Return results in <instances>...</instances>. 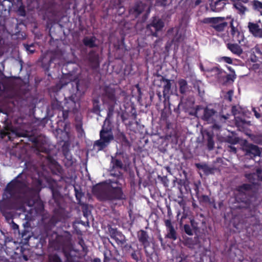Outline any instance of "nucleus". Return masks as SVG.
<instances>
[{
  "label": "nucleus",
  "instance_id": "obj_1",
  "mask_svg": "<svg viewBox=\"0 0 262 262\" xmlns=\"http://www.w3.org/2000/svg\"><path fill=\"white\" fill-rule=\"evenodd\" d=\"M29 189L26 176L22 173H19L5 188L3 200L0 201L1 211L4 213L12 208L11 200L23 202L24 197Z\"/></svg>",
  "mask_w": 262,
  "mask_h": 262
},
{
  "label": "nucleus",
  "instance_id": "obj_2",
  "mask_svg": "<svg viewBox=\"0 0 262 262\" xmlns=\"http://www.w3.org/2000/svg\"><path fill=\"white\" fill-rule=\"evenodd\" d=\"M109 188L104 194V201L122 200L126 199V196L122 190V186L125 180L122 174L114 176L107 181Z\"/></svg>",
  "mask_w": 262,
  "mask_h": 262
},
{
  "label": "nucleus",
  "instance_id": "obj_3",
  "mask_svg": "<svg viewBox=\"0 0 262 262\" xmlns=\"http://www.w3.org/2000/svg\"><path fill=\"white\" fill-rule=\"evenodd\" d=\"M42 181L37 179L35 181V185L27 190L24 197L23 202L26 205L33 207L36 213H40L44 209V206L39 197V193L41 190Z\"/></svg>",
  "mask_w": 262,
  "mask_h": 262
},
{
  "label": "nucleus",
  "instance_id": "obj_4",
  "mask_svg": "<svg viewBox=\"0 0 262 262\" xmlns=\"http://www.w3.org/2000/svg\"><path fill=\"white\" fill-rule=\"evenodd\" d=\"M229 115H218L216 111L209 107H206L204 110L202 119L208 123L212 124V128L220 130L229 119Z\"/></svg>",
  "mask_w": 262,
  "mask_h": 262
},
{
  "label": "nucleus",
  "instance_id": "obj_5",
  "mask_svg": "<svg viewBox=\"0 0 262 262\" xmlns=\"http://www.w3.org/2000/svg\"><path fill=\"white\" fill-rule=\"evenodd\" d=\"M102 100L107 106L108 116H112L117 104L115 89L108 86H105L102 94Z\"/></svg>",
  "mask_w": 262,
  "mask_h": 262
},
{
  "label": "nucleus",
  "instance_id": "obj_6",
  "mask_svg": "<svg viewBox=\"0 0 262 262\" xmlns=\"http://www.w3.org/2000/svg\"><path fill=\"white\" fill-rule=\"evenodd\" d=\"M74 94L69 97L68 99L65 98L66 102L64 103V110H61V112H58V118L59 122H65L69 117V112H72L76 114L78 112V108L77 103L75 101Z\"/></svg>",
  "mask_w": 262,
  "mask_h": 262
},
{
  "label": "nucleus",
  "instance_id": "obj_7",
  "mask_svg": "<svg viewBox=\"0 0 262 262\" xmlns=\"http://www.w3.org/2000/svg\"><path fill=\"white\" fill-rule=\"evenodd\" d=\"M67 262H84L80 253L76 250L63 251ZM48 262H63L57 254H50Z\"/></svg>",
  "mask_w": 262,
  "mask_h": 262
},
{
  "label": "nucleus",
  "instance_id": "obj_8",
  "mask_svg": "<svg viewBox=\"0 0 262 262\" xmlns=\"http://www.w3.org/2000/svg\"><path fill=\"white\" fill-rule=\"evenodd\" d=\"M61 86L69 84L71 85L70 91L74 95H81L84 94L88 88V82L83 79H75L68 83H63V79L60 80Z\"/></svg>",
  "mask_w": 262,
  "mask_h": 262
},
{
  "label": "nucleus",
  "instance_id": "obj_9",
  "mask_svg": "<svg viewBox=\"0 0 262 262\" xmlns=\"http://www.w3.org/2000/svg\"><path fill=\"white\" fill-rule=\"evenodd\" d=\"M100 139L95 141L94 147H97L98 151L102 150L107 147L114 140V137L113 132L101 129L99 133Z\"/></svg>",
  "mask_w": 262,
  "mask_h": 262
},
{
  "label": "nucleus",
  "instance_id": "obj_10",
  "mask_svg": "<svg viewBox=\"0 0 262 262\" xmlns=\"http://www.w3.org/2000/svg\"><path fill=\"white\" fill-rule=\"evenodd\" d=\"M37 8L46 11L54 16L58 15V11L56 9V3L54 0H37Z\"/></svg>",
  "mask_w": 262,
  "mask_h": 262
},
{
  "label": "nucleus",
  "instance_id": "obj_11",
  "mask_svg": "<svg viewBox=\"0 0 262 262\" xmlns=\"http://www.w3.org/2000/svg\"><path fill=\"white\" fill-rule=\"evenodd\" d=\"M248 28L249 32L255 37L262 38V23L259 19L257 22H249Z\"/></svg>",
  "mask_w": 262,
  "mask_h": 262
},
{
  "label": "nucleus",
  "instance_id": "obj_12",
  "mask_svg": "<svg viewBox=\"0 0 262 262\" xmlns=\"http://www.w3.org/2000/svg\"><path fill=\"white\" fill-rule=\"evenodd\" d=\"M108 230L111 237L114 239L119 245L124 244L126 242L125 236L121 232L118 230L116 228H113L111 226L108 227Z\"/></svg>",
  "mask_w": 262,
  "mask_h": 262
},
{
  "label": "nucleus",
  "instance_id": "obj_13",
  "mask_svg": "<svg viewBox=\"0 0 262 262\" xmlns=\"http://www.w3.org/2000/svg\"><path fill=\"white\" fill-rule=\"evenodd\" d=\"M154 84L159 86H163V94L164 97H166L169 94L171 84L170 80L165 79L163 77L159 76L156 79L154 80Z\"/></svg>",
  "mask_w": 262,
  "mask_h": 262
},
{
  "label": "nucleus",
  "instance_id": "obj_14",
  "mask_svg": "<svg viewBox=\"0 0 262 262\" xmlns=\"http://www.w3.org/2000/svg\"><path fill=\"white\" fill-rule=\"evenodd\" d=\"M62 154L65 158L64 162L67 167L71 166L73 164L72 156L70 151V144L65 142L61 147Z\"/></svg>",
  "mask_w": 262,
  "mask_h": 262
},
{
  "label": "nucleus",
  "instance_id": "obj_15",
  "mask_svg": "<svg viewBox=\"0 0 262 262\" xmlns=\"http://www.w3.org/2000/svg\"><path fill=\"white\" fill-rule=\"evenodd\" d=\"M146 5L141 1L136 2L134 6L129 10L130 14L137 18L142 12H144Z\"/></svg>",
  "mask_w": 262,
  "mask_h": 262
},
{
  "label": "nucleus",
  "instance_id": "obj_16",
  "mask_svg": "<svg viewBox=\"0 0 262 262\" xmlns=\"http://www.w3.org/2000/svg\"><path fill=\"white\" fill-rule=\"evenodd\" d=\"M244 150L245 151V155L251 158L256 156H259L260 151L259 147L252 144L246 145L244 147Z\"/></svg>",
  "mask_w": 262,
  "mask_h": 262
},
{
  "label": "nucleus",
  "instance_id": "obj_17",
  "mask_svg": "<svg viewBox=\"0 0 262 262\" xmlns=\"http://www.w3.org/2000/svg\"><path fill=\"white\" fill-rule=\"evenodd\" d=\"M88 58L91 67L93 69H96L99 67V57L95 51H90L88 55Z\"/></svg>",
  "mask_w": 262,
  "mask_h": 262
},
{
  "label": "nucleus",
  "instance_id": "obj_18",
  "mask_svg": "<svg viewBox=\"0 0 262 262\" xmlns=\"http://www.w3.org/2000/svg\"><path fill=\"white\" fill-rule=\"evenodd\" d=\"M165 225L167 230L166 237L173 240H176L177 238V232L172 225L171 221L169 220H165Z\"/></svg>",
  "mask_w": 262,
  "mask_h": 262
},
{
  "label": "nucleus",
  "instance_id": "obj_19",
  "mask_svg": "<svg viewBox=\"0 0 262 262\" xmlns=\"http://www.w3.org/2000/svg\"><path fill=\"white\" fill-rule=\"evenodd\" d=\"M224 72L217 68L206 70V74L207 77H214L218 80H221L224 77Z\"/></svg>",
  "mask_w": 262,
  "mask_h": 262
},
{
  "label": "nucleus",
  "instance_id": "obj_20",
  "mask_svg": "<svg viewBox=\"0 0 262 262\" xmlns=\"http://www.w3.org/2000/svg\"><path fill=\"white\" fill-rule=\"evenodd\" d=\"M32 141L38 151L43 153H48L49 152V149L47 146L45 141L40 142L39 139L38 138H34Z\"/></svg>",
  "mask_w": 262,
  "mask_h": 262
},
{
  "label": "nucleus",
  "instance_id": "obj_21",
  "mask_svg": "<svg viewBox=\"0 0 262 262\" xmlns=\"http://www.w3.org/2000/svg\"><path fill=\"white\" fill-rule=\"evenodd\" d=\"M32 141L38 151L43 153H48L49 152V149L47 146L45 141L40 142L39 139L38 138H34Z\"/></svg>",
  "mask_w": 262,
  "mask_h": 262
},
{
  "label": "nucleus",
  "instance_id": "obj_22",
  "mask_svg": "<svg viewBox=\"0 0 262 262\" xmlns=\"http://www.w3.org/2000/svg\"><path fill=\"white\" fill-rule=\"evenodd\" d=\"M92 191L100 200L104 201L103 195L106 193V191L104 190L103 186L101 184H97L94 186Z\"/></svg>",
  "mask_w": 262,
  "mask_h": 262
},
{
  "label": "nucleus",
  "instance_id": "obj_23",
  "mask_svg": "<svg viewBox=\"0 0 262 262\" xmlns=\"http://www.w3.org/2000/svg\"><path fill=\"white\" fill-rule=\"evenodd\" d=\"M137 236L139 242L143 246L145 252L147 254V234L146 232L143 230H140L138 232Z\"/></svg>",
  "mask_w": 262,
  "mask_h": 262
},
{
  "label": "nucleus",
  "instance_id": "obj_24",
  "mask_svg": "<svg viewBox=\"0 0 262 262\" xmlns=\"http://www.w3.org/2000/svg\"><path fill=\"white\" fill-rule=\"evenodd\" d=\"M217 19H219V20L216 21V23H215L212 28L218 32L223 31L225 28L227 26L228 24L224 21L225 17H217Z\"/></svg>",
  "mask_w": 262,
  "mask_h": 262
},
{
  "label": "nucleus",
  "instance_id": "obj_25",
  "mask_svg": "<svg viewBox=\"0 0 262 262\" xmlns=\"http://www.w3.org/2000/svg\"><path fill=\"white\" fill-rule=\"evenodd\" d=\"M96 38L95 36H85L82 39L83 45L90 48H93L97 47L96 43Z\"/></svg>",
  "mask_w": 262,
  "mask_h": 262
},
{
  "label": "nucleus",
  "instance_id": "obj_26",
  "mask_svg": "<svg viewBox=\"0 0 262 262\" xmlns=\"http://www.w3.org/2000/svg\"><path fill=\"white\" fill-rule=\"evenodd\" d=\"M147 11L145 12L142 18L138 20L136 27L137 29L142 30L143 29H147Z\"/></svg>",
  "mask_w": 262,
  "mask_h": 262
},
{
  "label": "nucleus",
  "instance_id": "obj_27",
  "mask_svg": "<svg viewBox=\"0 0 262 262\" xmlns=\"http://www.w3.org/2000/svg\"><path fill=\"white\" fill-rule=\"evenodd\" d=\"M227 48L233 54L240 55L243 52V49L237 43H228Z\"/></svg>",
  "mask_w": 262,
  "mask_h": 262
},
{
  "label": "nucleus",
  "instance_id": "obj_28",
  "mask_svg": "<svg viewBox=\"0 0 262 262\" xmlns=\"http://www.w3.org/2000/svg\"><path fill=\"white\" fill-rule=\"evenodd\" d=\"M149 27H154L156 31H159L164 27V23L160 18L155 17L150 25H148V28Z\"/></svg>",
  "mask_w": 262,
  "mask_h": 262
},
{
  "label": "nucleus",
  "instance_id": "obj_29",
  "mask_svg": "<svg viewBox=\"0 0 262 262\" xmlns=\"http://www.w3.org/2000/svg\"><path fill=\"white\" fill-rule=\"evenodd\" d=\"M226 5V0H218L213 5L211 6V9L214 12H220L222 10Z\"/></svg>",
  "mask_w": 262,
  "mask_h": 262
},
{
  "label": "nucleus",
  "instance_id": "obj_30",
  "mask_svg": "<svg viewBox=\"0 0 262 262\" xmlns=\"http://www.w3.org/2000/svg\"><path fill=\"white\" fill-rule=\"evenodd\" d=\"M133 259L135 260L136 262H142V256L141 250L138 247L134 249L129 254Z\"/></svg>",
  "mask_w": 262,
  "mask_h": 262
},
{
  "label": "nucleus",
  "instance_id": "obj_31",
  "mask_svg": "<svg viewBox=\"0 0 262 262\" xmlns=\"http://www.w3.org/2000/svg\"><path fill=\"white\" fill-rule=\"evenodd\" d=\"M252 9L260 13L262 16V2L258 0H253L251 2Z\"/></svg>",
  "mask_w": 262,
  "mask_h": 262
},
{
  "label": "nucleus",
  "instance_id": "obj_32",
  "mask_svg": "<svg viewBox=\"0 0 262 262\" xmlns=\"http://www.w3.org/2000/svg\"><path fill=\"white\" fill-rule=\"evenodd\" d=\"M74 188L75 195L77 201V203L80 205H82L83 204L81 202V199L84 196V193L82 192L81 188L78 189L74 185H73Z\"/></svg>",
  "mask_w": 262,
  "mask_h": 262
},
{
  "label": "nucleus",
  "instance_id": "obj_33",
  "mask_svg": "<svg viewBox=\"0 0 262 262\" xmlns=\"http://www.w3.org/2000/svg\"><path fill=\"white\" fill-rule=\"evenodd\" d=\"M2 135H4V136H8L9 139L11 140V134L14 136V138H19L21 137H26V133H20L18 132L16 129L12 130L11 133L8 132H2Z\"/></svg>",
  "mask_w": 262,
  "mask_h": 262
},
{
  "label": "nucleus",
  "instance_id": "obj_34",
  "mask_svg": "<svg viewBox=\"0 0 262 262\" xmlns=\"http://www.w3.org/2000/svg\"><path fill=\"white\" fill-rule=\"evenodd\" d=\"M234 7L242 15H244L248 11V9L244 6L241 2H237L234 4Z\"/></svg>",
  "mask_w": 262,
  "mask_h": 262
},
{
  "label": "nucleus",
  "instance_id": "obj_35",
  "mask_svg": "<svg viewBox=\"0 0 262 262\" xmlns=\"http://www.w3.org/2000/svg\"><path fill=\"white\" fill-rule=\"evenodd\" d=\"M111 116H112L108 117V114H107V117L104 121L101 129H104V130L112 132V123L110 119H109V118H110Z\"/></svg>",
  "mask_w": 262,
  "mask_h": 262
},
{
  "label": "nucleus",
  "instance_id": "obj_36",
  "mask_svg": "<svg viewBox=\"0 0 262 262\" xmlns=\"http://www.w3.org/2000/svg\"><path fill=\"white\" fill-rule=\"evenodd\" d=\"M180 87V92L182 94L185 93L187 90V83L184 79H181L178 81Z\"/></svg>",
  "mask_w": 262,
  "mask_h": 262
},
{
  "label": "nucleus",
  "instance_id": "obj_37",
  "mask_svg": "<svg viewBox=\"0 0 262 262\" xmlns=\"http://www.w3.org/2000/svg\"><path fill=\"white\" fill-rule=\"evenodd\" d=\"M118 138L120 141L125 146H129L130 143L123 133H119L118 134Z\"/></svg>",
  "mask_w": 262,
  "mask_h": 262
},
{
  "label": "nucleus",
  "instance_id": "obj_38",
  "mask_svg": "<svg viewBox=\"0 0 262 262\" xmlns=\"http://www.w3.org/2000/svg\"><path fill=\"white\" fill-rule=\"evenodd\" d=\"M219 20L217 17H206L201 20V22L203 24H210L211 27H213L214 25L216 23V21Z\"/></svg>",
  "mask_w": 262,
  "mask_h": 262
},
{
  "label": "nucleus",
  "instance_id": "obj_39",
  "mask_svg": "<svg viewBox=\"0 0 262 262\" xmlns=\"http://www.w3.org/2000/svg\"><path fill=\"white\" fill-rule=\"evenodd\" d=\"M206 136L207 137L208 148L209 150H212L214 147L213 136L209 132L206 133Z\"/></svg>",
  "mask_w": 262,
  "mask_h": 262
},
{
  "label": "nucleus",
  "instance_id": "obj_40",
  "mask_svg": "<svg viewBox=\"0 0 262 262\" xmlns=\"http://www.w3.org/2000/svg\"><path fill=\"white\" fill-rule=\"evenodd\" d=\"M111 163L113 164L114 168H122L123 167V164L120 159H116L112 157Z\"/></svg>",
  "mask_w": 262,
  "mask_h": 262
},
{
  "label": "nucleus",
  "instance_id": "obj_41",
  "mask_svg": "<svg viewBox=\"0 0 262 262\" xmlns=\"http://www.w3.org/2000/svg\"><path fill=\"white\" fill-rule=\"evenodd\" d=\"M52 107L54 110H57L59 112H61V110H64V107L61 105V102L56 100L52 103Z\"/></svg>",
  "mask_w": 262,
  "mask_h": 262
},
{
  "label": "nucleus",
  "instance_id": "obj_42",
  "mask_svg": "<svg viewBox=\"0 0 262 262\" xmlns=\"http://www.w3.org/2000/svg\"><path fill=\"white\" fill-rule=\"evenodd\" d=\"M60 210L59 209H55L54 210V215L51 217L50 221L56 224L59 221V220L57 218V216L60 214Z\"/></svg>",
  "mask_w": 262,
  "mask_h": 262
},
{
  "label": "nucleus",
  "instance_id": "obj_43",
  "mask_svg": "<svg viewBox=\"0 0 262 262\" xmlns=\"http://www.w3.org/2000/svg\"><path fill=\"white\" fill-rule=\"evenodd\" d=\"M100 112V107L99 104V101L95 99L93 100V106L92 108V112L95 114L99 113Z\"/></svg>",
  "mask_w": 262,
  "mask_h": 262
},
{
  "label": "nucleus",
  "instance_id": "obj_44",
  "mask_svg": "<svg viewBox=\"0 0 262 262\" xmlns=\"http://www.w3.org/2000/svg\"><path fill=\"white\" fill-rule=\"evenodd\" d=\"M259 171L257 170L256 173H254L253 174H249V177H251L254 179L253 180H251V182L252 183H253V184H258L257 182H255V181H254L256 179H257L258 181H262V177L259 176Z\"/></svg>",
  "mask_w": 262,
  "mask_h": 262
},
{
  "label": "nucleus",
  "instance_id": "obj_45",
  "mask_svg": "<svg viewBox=\"0 0 262 262\" xmlns=\"http://www.w3.org/2000/svg\"><path fill=\"white\" fill-rule=\"evenodd\" d=\"M24 47L26 50L31 54H33L35 52L34 44L31 45L24 44Z\"/></svg>",
  "mask_w": 262,
  "mask_h": 262
},
{
  "label": "nucleus",
  "instance_id": "obj_46",
  "mask_svg": "<svg viewBox=\"0 0 262 262\" xmlns=\"http://www.w3.org/2000/svg\"><path fill=\"white\" fill-rule=\"evenodd\" d=\"M184 38V35L181 33H179V32H178L177 34L174 36L173 41L180 42V41L183 40Z\"/></svg>",
  "mask_w": 262,
  "mask_h": 262
},
{
  "label": "nucleus",
  "instance_id": "obj_47",
  "mask_svg": "<svg viewBox=\"0 0 262 262\" xmlns=\"http://www.w3.org/2000/svg\"><path fill=\"white\" fill-rule=\"evenodd\" d=\"M230 26H231V34L232 35L234 36L235 35H237V36H239L240 35V33L239 32H238V31L237 30V29L234 27L233 25V21H232L230 23Z\"/></svg>",
  "mask_w": 262,
  "mask_h": 262
},
{
  "label": "nucleus",
  "instance_id": "obj_48",
  "mask_svg": "<svg viewBox=\"0 0 262 262\" xmlns=\"http://www.w3.org/2000/svg\"><path fill=\"white\" fill-rule=\"evenodd\" d=\"M75 127H76V130L78 132L80 133V132H83V129L82 128V123L81 120H79V121H78L76 124Z\"/></svg>",
  "mask_w": 262,
  "mask_h": 262
},
{
  "label": "nucleus",
  "instance_id": "obj_49",
  "mask_svg": "<svg viewBox=\"0 0 262 262\" xmlns=\"http://www.w3.org/2000/svg\"><path fill=\"white\" fill-rule=\"evenodd\" d=\"M135 248H134L132 245L129 244H126L123 247V250L125 251L128 254H130Z\"/></svg>",
  "mask_w": 262,
  "mask_h": 262
},
{
  "label": "nucleus",
  "instance_id": "obj_50",
  "mask_svg": "<svg viewBox=\"0 0 262 262\" xmlns=\"http://www.w3.org/2000/svg\"><path fill=\"white\" fill-rule=\"evenodd\" d=\"M185 232L189 235H192L193 232L190 226L188 225H185L184 226Z\"/></svg>",
  "mask_w": 262,
  "mask_h": 262
},
{
  "label": "nucleus",
  "instance_id": "obj_51",
  "mask_svg": "<svg viewBox=\"0 0 262 262\" xmlns=\"http://www.w3.org/2000/svg\"><path fill=\"white\" fill-rule=\"evenodd\" d=\"M52 192L53 198L54 200H56L58 198V197L60 196L59 192L58 191L54 190V189H52Z\"/></svg>",
  "mask_w": 262,
  "mask_h": 262
},
{
  "label": "nucleus",
  "instance_id": "obj_52",
  "mask_svg": "<svg viewBox=\"0 0 262 262\" xmlns=\"http://www.w3.org/2000/svg\"><path fill=\"white\" fill-rule=\"evenodd\" d=\"M28 233H29V231L24 230L21 233V237L24 238L25 239H27L30 237V235L27 236V234Z\"/></svg>",
  "mask_w": 262,
  "mask_h": 262
},
{
  "label": "nucleus",
  "instance_id": "obj_53",
  "mask_svg": "<svg viewBox=\"0 0 262 262\" xmlns=\"http://www.w3.org/2000/svg\"><path fill=\"white\" fill-rule=\"evenodd\" d=\"M252 111L254 113V115L256 118H260L261 116V114L259 113L256 110L255 107L252 108Z\"/></svg>",
  "mask_w": 262,
  "mask_h": 262
},
{
  "label": "nucleus",
  "instance_id": "obj_54",
  "mask_svg": "<svg viewBox=\"0 0 262 262\" xmlns=\"http://www.w3.org/2000/svg\"><path fill=\"white\" fill-rule=\"evenodd\" d=\"M103 255H104L103 262H110L111 258L108 256L107 255L106 252H104L103 253Z\"/></svg>",
  "mask_w": 262,
  "mask_h": 262
},
{
  "label": "nucleus",
  "instance_id": "obj_55",
  "mask_svg": "<svg viewBox=\"0 0 262 262\" xmlns=\"http://www.w3.org/2000/svg\"><path fill=\"white\" fill-rule=\"evenodd\" d=\"M223 59H224V60L228 63H229V64H231L232 63V60L231 58L230 57H223Z\"/></svg>",
  "mask_w": 262,
  "mask_h": 262
},
{
  "label": "nucleus",
  "instance_id": "obj_56",
  "mask_svg": "<svg viewBox=\"0 0 262 262\" xmlns=\"http://www.w3.org/2000/svg\"><path fill=\"white\" fill-rule=\"evenodd\" d=\"M18 10L21 16H25L26 15V11L24 7H19Z\"/></svg>",
  "mask_w": 262,
  "mask_h": 262
},
{
  "label": "nucleus",
  "instance_id": "obj_57",
  "mask_svg": "<svg viewBox=\"0 0 262 262\" xmlns=\"http://www.w3.org/2000/svg\"><path fill=\"white\" fill-rule=\"evenodd\" d=\"M157 3L161 5L165 6L167 3V0H157Z\"/></svg>",
  "mask_w": 262,
  "mask_h": 262
},
{
  "label": "nucleus",
  "instance_id": "obj_58",
  "mask_svg": "<svg viewBox=\"0 0 262 262\" xmlns=\"http://www.w3.org/2000/svg\"><path fill=\"white\" fill-rule=\"evenodd\" d=\"M229 95V100L231 101L232 100V96L233 94V92L232 91H230L228 93Z\"/></svg>",
  "mask_w": 262,
  "mask_h": 262
},
{
  "label": "nucleus",
  "instance_id": "obj_59",
  "mask_svg": "<svg viewBox=\"0 0 262 262\" xmlns=\"http://www.w3.org/2000/svg\"><path fill=\"white\" fill-rule=\"evenodd\" d=\"M250 187V186L249 185H247V184H245V185H243L241 189H248Z\"/></svg>",
  "mask_w": 262,
  "mask_h": 262
},
{
  "label": "nucleus",
  "instance_id": "obj_60",
  "mask_svg": "<svg viewBox=\"0 0 262 262\" xmlns=\"http://www.w3.org/2000/svg\"><path fill=\"white\" fill-rule=\"evenodd\" d=\"M229 148H230L229 150L230 151H232V152H235V153L236 152V150L235 147L231 146L229 147Z\"/></svg>",
  "mask_w": 262,
  "mask_h": 262
},
{
  "label": "nucleus",
  "instance_id": "obj_61",
  "mask_svg": "<svg viewBox=\"0 0 262 262\" xmlns=\"http://www.w3.org/2000/svg\"><path fill=\"white\" fill-rule=\"evenodd\" d=\"M62 237H63L62 236L59 235L56 233V241H59L60 239L62 238Z\"/></svg>",
  "mask_w": 262,
  "mask_h": 262
},
{
  "label": "nucleus",
  "instance_id": "obj_62",
  "mask_svg": "<svg viewBox=\"0 0 262 262\" xmlns=\"http://www.w3.org/2000/svg\"><path fill=\"white\" fill-rule=\"evenodd\" d=\"M119 10L122 13H123L124 12V10H125V8L124 7H119Z\"/></svg>",
  "mask_w": 262,
  "mask_h": 262
},
{
  "label": "nucleus",
  "instance_id": "obj_63",
  "mask_svg": "<svg viewBox=\"0 0 262 262\" xmlns=\"http://www.w3.org/2000/svg\"><path fill=\"white\" fill-rule=\"evenodd\" d=\"M114 259L115 260V261L116 262H127L126 260H122V259H118L115 258Z\"/></svg>",
  "mask_w": 262,
  "mask_h": 262
},
{
  "label": "nucleus",
  "instance_id": "obj_64",
  "mask_svg": "<svg viewBox=\"0 0 262 262\" xmlns=\"http://www.w3.org/2000/svg\"><path fill=\"white\" fill-rule=\"evenodd\" d=\"M93 262H101V260L100 258H95L94 259H93Z\"/></svg>",
  "mask_w": 262,
  "mask_h": 262
}]
</instances>
